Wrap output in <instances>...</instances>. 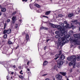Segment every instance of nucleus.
I'll return each mask as SVG.
<instances>
[{"instance_id": "obj_53", "label": "nucleus", "mask_w": 80, "mask_h": 80, "mask_svg": "<svg viewBox=\"0 0 80 80\" xmlns=\"http://www.w3.org/2000/svg\"><path fill=\"white\" fill-rule=\"evenodd\" d=\"M79 25H80V23H79Z\"/></svg>"}, {"instance_id": "obj_48", "label": "nucleus", "mask_w": 80, "mask_h": 80, "mask_svg": "<svg viewBox=\"0 0 80 80\" xmlns=\"http://www.w3.org/2000/svg\"><path fill=\"white\" fill-rule=\"evenodd\" d=\"M27 70H28V71H29L30 69H28V68L27 69Z\"/></svg>"}, {"instance_id": "obj_45", "label": "nucleus", "mask_w": 80, "mask_h": 80, "mask_svg": "<svg viewBox=\"0 0 80 80\" xmlns=\"http://www.w3.org/2000/svg\"><path fill=\"white\" fill-rule=\"evenodd\" d=\"M29 63H30V62L29 61H28V63H27V65H28Z\"/></svg>"}, {"instance_id": "obj_54", "label": "nucleus", "mask_w": 80, "mask_h": 80, "mask_svg": "<svg viewBox=\"0 0 80 80\" xmlns=\"http://www.w3.org/2000/svg\"><path fill=\"white\" fill-rule=\"evenodd\" d=\"M22 34H25V32H24V33L23 34V33H22Z\"/></svg>"}, {"instance_id": "obj_30", "label": "nucleus", "mask_w": 80, "mask_h": 80, "mask_svg": "<svg viewBox=\"0 0 80 80\" xmlns=\"http://www.w3.org/2000/svg\"><path fill=\"white\" fill-rule=\"evenodd\" d=\"M10 22V19H8L7 20V22H8V23Z\"/></svg>"}, {"instance_id": "obj_39", "label": "nucleus", "mask_w": 80, "mask_h": 80, "mask_svg": "<svg viewBox=\"0 0 80 80\" xmlns=\"http://www.w3.org/2000/svg\"><path fill=\"white\" fill-rule=\"evenodd\" d=\"M13 68H15L16 67V66L15 65L12 66Z\"/></svg>"}, {"instance_id": "obj_47", "label": "nucleus", "mask_w": 80, "mask_h": 80, "mask_svg": "<svg viewBox=\"0 0 80 80\" xmlns=\"http://www.w3.org/2000/svg\"><path fill=\"white\" fill-rule=\"evenodd\" d=\"M2 12H0V16H1L2 15Z\"/></svg>"}, {"instance_id": "obj_6", "label": "nucleus", "mask_w": 80, "mask_h": 80, "mask_svg": "<svg viewBox=\"0 0 80 80\" xmlns=\"http://www.w3.org/2000/svg\"><path fill=\"white\" fill-rule=\"evenodd\" d=\"M6 33L8 34L10 33H11V29H9L7 30H4V31L3 32V34H5V33Z\"/></svg>"}, {"instance_id": "obj_3", "label": "nucleus", "mask_w": 80, "mask_h": 80, "mask_svg": "<svg viewBox=\"0 0 80 80\" xmlns=\"http://www.w3.org/2000/svg\"><path fill=\"white\" fill-rule=\"evenodd\" d=\"M76 57L75 56H72L69 58H67V60L68 61H71V64L73 65V68H75V62L76 61Z\"/></svg>"}, {"instance_id": "obj_52", "label": "nucleus", "mask_w": 80, "mask_h": 80, "mask_svg": "<svg viewBox=\"0 0 80 80\" xmlns=\"http://www.w3.org/2000/svg\"><path fill=\"white\" fill-rule=\"evenodd\" d=\"M79 36L80 37V33H79Z\"/></svg>"}, {"instance_id": "obj_2", "label": "nucleus", "mask_w": 80, "mask_h": 80, "mask_svg": "<svg viewBox=\"0 0 80 80\" xmlns=\"http://www.w3.org/2000/svg\"><path fill=\"white\" fill-rule=\"evenodd\" d=\"M74 37V38L73 37H71L70 38V40L71 42H73L74 45H80V42H78V41L79 39H78L79 38V35L77 34H75L73 35Z\"/></svg>"}, {"instance_id": "obj_21", "label": "nucleus", "mask_w": 80, "mask_h": 80, "mask_svg": "<svg viewBox=\"0 0 80 80\" xmlns=\"http://www.w3.org/2000/svg\"><path fill=\"white\" fill-rule=\"evenodd\" d=\"M77 60L78 61H79L80 60V55L77 56Z\"/></svg>"}, {"instance_id": "obj_49", "label": "nucleus", "mask_w": 80, "mask_h": 80, "mask_svg": "<svg viewBox=\"0 0 80 80\" xmlns=\"http://www.w3.org/2000/svg\"><path fill=\"white\" fill-rule=\"evenodd\" d=\"M20 73V74H21V75H23V73H22V72H21V73Z\"/></svg>"}, {"instance_id": "obj_32", "label": "nucleus", "mask_w": 80, "mask_h": 80, "mask_svg": "<svg viewBox=\"0 0 80 80\" xmlns=\"http://www.w3.org/2000/svg\"><path fill=\"white\" fill-rule=\"evenodd\" d=\"M64 23L65 24H67V22L66 21H64Z\"/></svg>"}, {"instance_id": "obj_55", "label": "nucleus", "mask_w": 80, "mask_h": 80, "mask_svg": "<svg viewBox=\"0 0 80 80\" xmlns=\"http://www.w3.org/2000/svg\"><path fill=\"white\" fill-rule=\"evenodd\" d=\"M11 78H12V77H11Z\"/></svg>"}, {"instance_id": "obj_12", "label": "nucleus", "mask_w": 80, "mask_h": 80, "mask_svg": "<svg viewBox=\"0 0 80 80\" xmlns=\"http://www.w3.org/2000/svg\"><path fill=\"white\" fill-rule=\"evenodd\" d=\"M60 73L62 75H63V76H65L66 75V72H60Z\"/></svg>"}, {"instance_id": "obj_7", "label": "nucleus", "mask_w": 80, "mask_h": 80, "mask_svg": "<svg viewBox=\"0 0 80 80\" xmlns=\"http://www.w3.org/2000/svg\"><path fill=\"white\" fill-rule=\"evenodd\" d=\"M71 28L70 27V24H67L66 26L63 27V29L66 30V29H67V28Z\"/></svg>"}, {"instance_id": "obj_42", "label": "nucleus", "mask_w": 80, "mask_h": 80, "mask_svg": "<svg viewBox=\"0 0 80 80\" xmlns=\"http://www.w3.org/2000/svg\"><path fill=\"white\" fill-rule=\"evenodd\" d=\"M18 68H19V69H21V66H19L18 67Z\"/></svg>"}, {"instance_id": "obj_50", "label": "nucleus", "mask_w": 80, "mask_h": 80, "mask_svg": "<svg viewBox=\"0 0 80 80\" xmlns=\"http://www.w3.org/2000/svg\"><path fill=\"white\" fill-rule=\"evenodd\" d=\"M79 30L80 31V27H79Z\"/></svg>"}, {"instance_id": "obj_27", "label": "nucleus", "mask_w": 80, "mask_h": 80, "mask_svg": "<svg viewBox=\"0 0 80 80\" xmlns=\"http://www.w3.org/2000/svg\"><path fill=\"white\" fill-rule=\"evenodd\" d=\"M72 22H77L78 21L77 20H72L71 21Z\"/></svg>"}, {"instance_id": "obj_15", "label": "nucleus", "mask_w": 80, "mask_h": 80, "mask_svg": "<svg viewBox=\"0 0 80 80\" xmlns=\"http://www.w3.org/2000/svg\"><path fill=\"white\" fill-rule=\"evenodd\" d=\"M6 11V9L5 8H3L1 10V12H5Z\"/></svg>"}, {"instance_id": "obj_29", "label": "nucleus", "mask_w": 80, "mask_h": 80, "mask_svg": "<svg viewBox=\"0 0 80 80\" xmlns=\"http://www.w3.org/2000/svg\"><path fill=\"white\" fill-rule=\"evenodd\" d=\"M15 14H16V12H13L12 13V15H13V16H14L15 15Z\"/></svg>"}, {"instance_id": "obj_23", "label": "nucleus", "mask_w": 80, "mask_h": 80, "mask_svg": "<svg viewBox=\"0 0 80 80\" xmlns=\"http://www.w3.org/2000/svg\"><path fill=\"white\" fill-rule=\"evenodd\" d=\"M73 32L72 31H70L69 32V33L70 35H72V34H73Z\"/></svg>"}, {"instance_id": "obj_58", "label": "nucleus", "mask_w": 80, "mask_h": 80, "mask_svg": "<svg viewBox=\"0 0 80 80\" xmlns=\"http://www.w3.org/2000/svg\"><path fill=\"white\" fill-rule=\"evenodd\" d=\"M79 65H80V64L79 65Z\"/></svg>"}, {"instance_id": "obj_31", "label": "nucleus", "mask_w": 80, "mask_h": 80, "mask_svg": "<svg viewBox=\"0 0 80 80\" xmlns=\"http://www.w3.org/2000/svg\"><path fill=\"white\" fill-rule=\"evenodd\" d=\"M15 28H18V25H16L15 26Z\"/></svg>"}, {"instance_id": "obj_34", "label": "nucleus", "mask_w": 80, "mask_h": 80, "mask_svg": "<svg viewBox=\"0 0 80 80\" xmlns=\"http://www.w3.org/2000/svg\"><path fill=\"white\" fill-rule=\"evenodd\" d=\"M47 75V74H45L42 75V77H43L44 76H46V75Z\"/></svg>"}, {"instance_id": "obj_8", "label": "nucleus", "mask_w": 80, "mask_h": 80, "mask_svg": "<svg viewBox=\"0 0 80 80\" xmlns=\"http://www.w3.org/2000/svg\"><path fill=\"white\" fill-rule=\"evenodd\" d=\"M55 77L57 80H60L62 78V76L58 74L56 75Z\"/></svg>"}, {"instance_id": "obj_28", "label": "nucleus", "mask_w": 80, "mask_h": 80, "mask_svg": "<svg viewBox=\"0 0 80 80\" xmlns=\"http://www.w3.org/2000/svg\"><path fill=\"white\" fill-rule=\"evenodd\" d=\"M7 37V34H5L4 35V38H6Z\"/></svg>"}, {"instance_id": "obj_51", "label": "nucleus", "mask_w": 80, "mask_h": 80, "mask_svg": "<svg viewBox=\"0 0 80 80\" xmlns=\"http://www.w3.org/2000/svg\"><path fill=\"white\" fill-rule=\"evenodd\" d=\"M46 47H45L44 48V50H46Z\"/></svg>"}, {"instance_id": "obj_37", "label": "nucleus", "mask_w": 80, "mask_h": 80, "mask_svg": "<svg viewBox=\"0 0 80 80\" xmlns=\"http://www.w3.org/2000/svg\"><path fill=\"white\" fill-rule=\"evenodd\" d=\"M12 23H15V21H12Z\"/></svg>"}, {"instance_id": "obj_17", "label": "nucleus", "mask_w": 80, "mask_h": 80, "mask_svg": "<svg viewBox=\"0 0 80 80\" xmlns=\"http://www.w3.org/2000/svg\"><path fill=\"white\" fill-rule=\"evenodd\" d=\"M47 64H48V62H47V61H45L43 63V65L45 66V65H46Z\"/></svg>"}, {"instance_id": "obj_57", "label": "nucleus", "mask_w": 80, "mask_h": 80, "mask_svg": "<svg viewBox=\"0 0 80 80\" xmlns=\"http://www.w3.org/2000/svg\"><path fill=\"white\" fill-rule=\"evenodd\" d=\"M29 6H30V4L29 5Z\"/></svg>"}, {"instance_id": "obj_59", "label": "nucleus", "mask_w": 80, "mask_h": 80, "mask_svg": "<svg viewBox=\"0 0 80 80\" xmlns=\"http://www.w3.org/2000/svg\"><path fill=\"white\" fill-rule=\"evenodd\" d=\"M76 24H77V23H76Z\"/></svg>"}, {"instance_id": "obj_19", "label": "nucleus", "mask_w": 80, "mask_h": 80, "mask_svg": "<svg viewBox=\"0 0 80 80\" xmlns=\"http://www.w3.org/2000/svg\"><path fill=\"white\" fill-rule=\"evenodd\" d=\"M12 21H15V20H16L15 19H16V17L15 16L12 17Z\"/></svg>"}, {"instance_id": "obj_14", "label": "nucleus", "mask_w": 80, "mask_h": 80, "mask_svg": "<svg viewBox=\"0 0 80 80\" xmlns=\"http://www.w3.org/2000/svg\"><path fill=\"white\" fill-rule=\"evenodd\" d=\"M26 40H28V38H29V36H28V34H26Z\"/></svg>"}, {"instance_id": "obj_40", "label": "nucleus", "mask_w": 80, "mask_h": 80, "mask_svg": "<svg viewBox=\"0 0 80 80\" xmlns=\"http://www.w3.org/2000/svg\"><path fill=\"white\" fill-rule=\"evenodd\" d=\"M27 0H22V2H27Z\"/></svg>"}, {"instance_id": "obj_10", "label": "nucleus", "mask_w": 80, "mask_h": 80, "mask_svg": "<svg viewBox=\"0 0 80 80\" xmlns=\"http://www.w3.org/2000/svg\"><path fill=\"white\" fill-rule=\"evenodd\" d=\"M64 59H65V57L62 54L60 57L59 60H63Z\"/></svg>"}, {"instance_id": "obj_24", "label": "nucleus", "mask_w": 80, "mask_h": 80, "mask_svg": "<svg viewBox=\"0 0 80 80\" xmlns=\"http://www.w3.org/2000/svg\"><path fill=\"white\" fill-rule=\"evenodd\" d=\"M8 44H9L10 45H11L12 44V43H13V42H11V41H8Z\"/></svg>"}, {"instance_id": "obj_35", "label": "nucleus", "mask_w": 80, "mask_h": 80, "mask_svg": "<svg viewBox=\"0 0 80 80\" xmlns=\"http://www.w3.org/2000/svg\"><path fill=\"white\" fill-rule=\"evenodd\" d=\"M56 34H58V31H56L55 32Z\"/></svg>"}, {"instance_id": "obj_20", "label": "nucleus", "mask_w": 80, "mask_h": 80, "mask_svg": "<svg viewBox=\"0 0 80 80\" xmlns=\"http://www.w3.org/2000/svg\"><path fill=\"white\" fill-rule=\"evenodd\" d=\"M35 7H38V8H40V6L37 4H35Z\"/></svg>"}, {"instance_id": "obj_5", "label": "nucleus", "mask_w": 80, "mask_h": 80, "mask_svg": "<svg viewBox=\"0 0 80 80\" xmlns=\"http://www.w3.org/2000/svg\"><path fill=\"white\" fill-rule=\"evenodd\" d=\"M58 63V68H60V67L62 66V65H63V62L62 61H60V59L58 60L57 61Z\"/></svg>"}, {"instance_id": "obj_13", "label": "nucleus", "mask_w": 80, "mask_h": 80, "mask_svg": "<svg viewBox=\"0 0 80 80\" xmlns=\"http://www.w3.org/2000/svg\"><path fill=\"white\" fill-rule=\"evenodd\" d=\"M51 12V11H47L45 12V15H49V14Z\"/></svg>"}, {"instance_id": "obj_33", "label": "nucleus", "mask_w": 80, "mask_h": 80, "mask_svg": "<svg viewBox=\"0 0 80 80\" xmlns=\"http://www.w3.org/2000/svg\"><path fill=\"white\" fill-rule=\"evenodd\" d=\"M52 28H55V25L53 24H52Z\"/></svg>"}, {"instance_id": "obj_18", "label": "nucleus", "mask_w": 80, "mask_h": 80, "mask_svg": "<svg viewBox=\"0 0 80 80\" xmlns=\"http://www.w3.org/2000/svg\"><path fill=\"white\" fill-rule=\"evenodd\" d=\"M73 15V14H68V17H69V18L70 17H72V16Z\"/></svg>"}, {"instance_id": "obj_56", "label": "nucleus", "mask_w": 80, "mask_h": 80, "mask_svg": "<svg viewBox=\"0 0 80 80\" xmlns=\"http://www.w3.org/2000/svg\"><path fill=\"white\" fill-rule=\"evenodd\" d=\"M17 48H16V49H17Z\"/></svg>"}, {"instance_id": "obj_43", "label": "nucleus", "mask_w": 80, "mask_h": 80, "mask_svg": "<svg viewBox=\"0 0 80 80\" xmlns=\"http://www.w3.org/2000/svg\"><path fill=\"white\" fill-rule=\"evenodd\" d=\"M43 17H46V18H48V17H47V16H43Z\"/></svg>"}, {"instance_id": "obj_41", "label": "nucleus", "mask_w": 80, "mask_h": 80, "mask_svg": "<svg viewBox=\"0 0 80 80\" xmlns=\"http://www.w3.org/2000/svg\"><path fill=\"white\" fill-rule=\"evenodd\" d=\"M45 80H50V79H49V78H47Z\"/></svg>"}, {"instance_id": "obj_9", "label": "nucleus", "mask_w": 80, "mask_h": 80, "mask_svg": "<svg viewBox=\"0 0 80 80\" xmlns=\"http://www.w3.org/2000/svg\"><path fill=\"white\" fill-rule=\"evenodd\" d=\"M62 54V51H60L59 54H56L55 55L56 58H54L55 60H57L58 58H59L60 55Z\"/></svg>"}, {"instance_id": "obj_22", "label": "nucleus", "mask_w": 80, "mask_h": 80, "mask_svg": "<svg viewBox=\"0 0 80 80\" xmlns=\"http://www.w3.org/2000/svg\"><path fill=\"white\" fill-rule=\"evenodd\" d=\"M7 26V23L5 22L4 24L3 30H5V28H6Z\"/></svg>"}, {"instance_id": "obj_46", "label": "nucleus", "mask_w": 80, "mask_h": 80, "mask_svg": "<svg viewBox=\"0 0 80 80\" xmlns=\"http://www.w3.org/2000/svg\"><path fill=\"white\" fill-rule=\"evenodd\" d=\"M22 70H21V72H19V73H22Z\"/></svg>"}, {"instance_id": "obj_1", "label": "nucleus", "mask_w": 80, "mask_h": 80, "mask_svg": "<svg viewBox=\"0 0 80 80\" xmlns=\"http://www.w3.org/2000/svg\"><path fill=\"white\" fill-rule=\"evenodd\" d=\"M55 38H58V40L59 42V45L62 44V45H63L64 44H65L66 43H68V41H67V39L68 38H66L65 37V34L64 35L63 33H61L59 34V35H57L55 36Z\"/></svg>"}, {"instance_id": "obj_44", "label": "nucleus", "mask_w": 80, "mask_h": 80, "mask_svg": "<svg viewBox=\"0 0 80 80\" xmlns=\"http://www.w3.org/2000/svg\"><path fill=\"white\" fill-rule=\"evenodd\" d=\"M14 73V72H12L11 74L12 75H13V74Z\"/></svg>"}, {"instance_id": "obj_25", "label": "nucleus", "mask_w": 80, "mask_h": 80, "mask_svg": "<svg viewBox=\"0 0 80 80\" xmlns=\"http://www.w3.org/2000/svg\"><path fill=\"white\" fill-rule=\"evenodd\" d=\"M59 25H61L62 27H63L64 26V24L63 23H62L61 22L59 23Z\"/></svg>"}, {"instance_id": "obj_26", "label": "nucleus", "mask_w": 80, "mask_h": 80, "mask_svg": "<svg viewBox=\"0 0 80 80\" xmlns=\"http://www.w3.org/2000/svg\"><path fill=\"white\" fill-rule=\"evenodd\" d=\"M19 77L20 78H22V79H23V77L22 75H20L19 76Z\"/></svg>"}, {"instance_id": "obj_16", "label": "nucleus", "mask_w": 80, "mask_h": 80, "mask_svg": "<svg viewBox=\"0 0 80 80\" xmlns=\"http://www.w3.org/2000/svg\"><path fill=\"white\" fill-rule=\"evenodd\" d=\"M71 28H72V29H74V28H75L76 27L75 26H73V25H72V23H71Z\"/></svg>"}, {"instance_id": "obj_4", "label": "nucleus", "mask_w": 80, "mask_h": 80, "mask_svg": "<svg viewBox=\"0 0 80 80\" xmlns=\"http://www.w3.org/2000/svg\"><path fill=\"white\" fill-rule=\"evenodd\" d=\"M56 28L58 29V30L60 31V33H63V35L66 34V31L67 30L65 29H63L62 26L59 25H56Z\"/></svg>"}, {"instance_id": "obj_38", "label": "nucleus", "mask_w": 80, "mask_h": 80, "mask_svg": "<svg viewBox=\"0 0 80 80\" xmlns=\"http://www.w3.org/2000/svg\"><path fill=\"white\" fill-rule=\"evenodd\" d=\"M50 40V39H47L46 40V42H48V41H49Z\"/></svg>"}, {"instance_id": "obj_11", "label": "nucleus", "mask_w": 80, "mask_h": 80, "mask_svg": "<svg viewBox=\"0 0 80 80\" xmlns=\"http://www.w3.org/2000/svg\"><path fill=\"white\" fill-rule=\"evenodd\" d=\"M40 29H42V30H48V28H45L43 27H42L40 28Z\"/></svg>"}, {"instance_id": "obj_36", "label": "nucleus", "mask_w": 80, "mask_h": 80, "mask_svg": "<svg viewBox=\"0 0 80 80\" xmlns=\"http://www.w3.org/2000/svg\"><path fill=\"white\" fill-rule=\"evenodd\" d=\"M56 68H57V66H55L54 67V70H55V69H56Z\"/></svg>"}]
</instances>
